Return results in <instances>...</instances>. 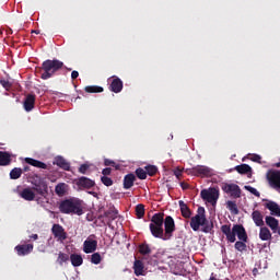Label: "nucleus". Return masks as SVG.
Returning a JSON list of instances; mask_svg holds the SVG:
<instances>
[{
  "instance_id": "9",
  "label": "nucleus",
  "mask_w": 280,
  "mask_h": 280,
  "mask_svg": "<svg viewBox=\"0 0 280 280\" xmlns=\"http://www.w3.org/2000/svg\"><path fill=\"white\" fill-rule=\"evenodd\" d=\"M266 176L270 187L280 189V171L269 170Z\"/></svg>"
},
{
  "instance_id": "38",
  "label": "nucleus",
  "mask_w": 280,
  "mask_h": 280,
  "mask_svg": "<svg viewBox=\"0 0 280 280\" xmlns=\"http://www.w3.org/2000/svg\"><path fill=\"white\" fill-rule=\"evenodd\" d=\"M68 260H69V254H65L60 252L57 258V262L59 264V266L67 264Z\"/></svg>"
},
{
  "instance_id": "55",
  "label": "nucleus",
  "mask_w": 280,
  "mask_h": 280,
  "mask_svg": "<svg viewBox=\"0 0 280 280\" xmlns=\"http://www.w3.org/2000/svg\"><path fill=\"white\" fill-rule=\"evenodd\" d=\"M9 34H12V28L9 30Z\"/></svg>"
},
{
  "instance_id": "54",
  "label": "nucleus",
  "mask_w": 280,
  "mask_h": 280,
  "mask_svg": "<svg viewBox=\"0 0 280 280\" xmlns=\"http://www.w3.org/2000/svg\"><path fill=\"white\" fill-rule=\"evenodd\" d=\"M34 32V34H40V32H38V31H33Z\"/></svg>"
},
{
  "instance_id": "3",
  "label": "nucleus",
  "mask_w": 280,
  "mask_h": 280,
  "mask_svg": "<svg viewBox=\"0 0 280 280\" xmlns=\"http://www.w3.org/2000/svg\"><path fill=\"white\" fill-rule=\"evenodd\" d=\"M200 226H202V233H211V231H213V222L207 220V211L205 210V207H199L197 214L190 218V228L192 231H200Z\"/></svg>"
},
{
  "instance_id": "7",
  "label": "nucleus",
  "mask_w": 280,
  "mask_h": 280,
  "mask_svg": "<svg viewBox=\"0 0 280 280\" xmlns=\"http://www.w3.org/2000/svg\"><path fill=\"white\" fill-rule=\"evenodd\" d=\"M186 174L190 176H200L201 178H206L211 176V168L208 166L197 165L192 168H187Z\"/></svg>"
},
{
  "instance_id": "43",
  "label": "nucleus",
  "mask_w": 280,
  "mask_h": 280,
  "mask_svg": "<svg viewBox=\"0 0 280 280\" xmlns=\"http://www.w3.org/2000/svg\"><path fill=\"white\" fill-rule=\"evenodd\" d=\"M244 189H246V191H249V194H253V196H256V198H259V196H261V194L253 186H244Z\"/></svg>"
},
{
  "instance_id": "10",
  "label": "nucleus",
  "mask_w": 280,
  "mask_h": 280,
  "mask_svg": "<svg viewBox=\"0 0 280 280\" xmlns=\"http://www.w3.org/2000/svg\"><path fill=\"white\" fill-rule=\"evenodd\" d=\"M109 91H112V93H121V91H124V81H121L119 77L113 75L109 84Z\"/></svg>"
},
{
  "instance_id": "28",
  "label": "nucleus",
  "mask_w": 280,
  "mask_h": 280,
  "mask_svg": "<svg viewBox=\"0 0 280 280\" xmlns=\"http://www.w3.org/2000/svg\"><path fill=\"white\" fill-rule=\"evenodd\" d=\"M119 215V211L115 209V207L109 208L107 211L104 212V218H108V220H117Z\"/></svg>"
},
{
  "instance_id": "14",
  "label": "nucleus",
  "mask_w": 280,
  "mask_h": 280,
  "mask_svg": "<svg viewBox=\"0 0 280 280\" xmlns=\"http://www.w3.org/2000/svg\"><path fill=\"white\" fill-rule=\"evenodd\" d=\"M35 104H36V94L26 95L24 100V110H26V113H31V110H34Z\"/></svg>"
},
{
  "instance_id": "49",
  "label": "nucleus",
  "mask_w": 280,
  "mask_h": 280,
  "mask_svg": "<svg viewBox=\"0 0 280 280\" xmlns=\"http://www.w3.org/2000/svg\"><path fill=\"white\" fill-rule=\"evenodd\" d=\"M79 75H80V72H78V71H75V70H73V71L71 72V79H72V80H78Z\"/></svg>"
},
{
  "instance_id": "24",
  "label": "nucleus",
  "mask_w": 280,
  "mask_h": 280,
  "mask_svg": "<svg viewBox=\"0 0 280 280\" xmlns=\"http://www.w3.org/2000/svg\"><path fill=\"white\" fill-rule=\"evenodd\" d=\"M24 161L25 163H27L28 165H32L33 167H38L39 170H47V164H45V162H40L32 158H25Z\"/></svg>"
},
{
  "instance_id": "37",
  "label": "nucleus",
  "mask_w": 280,
  "mask_h": 280,
  "mask_svg": "<svg viewBox=\"0 0 280 280\" xmlns=\"http://www.w3.org/2000/svg\"><path fill=\"white\" fill-rule=\"evenodd\" d=\"M136 176L140 179V180H145V178H148V172L145 171V168H137L136 170Z\"/></svg>"
},
{
  "instance_id": "34",
  "label": "nucleus",
  "mask_w": 280,
  "mask_h": 280,
  "mask_svg": "<svg viewBox=\"0 0 280 280\" xmlns=\"http://www.w3.org/2000/svg\"><path fill=\"white\" fill-rule=\"evenodd\" d=\"M67 187L68 185L65 183H60L55 187V194H57V196H65L67 194Z\"/></svg>"
},
{
  "instance_id": "21",
  "label": "nucleus",
  "mask_w": 280,
  "mask_h": 280,
  "mask_svg": "<svg viewBox=\"0 0 280 280\" xmlns=\"http://www.w3.org/2000/svg\"><path fill=\"white\" fill-rule=\"evenodd\" d=\"M20 196L21 198H23V200H26L27 202H32V200L36 198V194L34 192V190H32V188H24L20 192Z\"/></svg>"
},
{
  "instance_id": "2",
  "label": "nucleus",
  "mask_w": 280,
  "mask_h": 280,
  "mask_svg": "<svg viewBox=\"0 0 280 280\" xmlns=\"http://www.w3.org/2000/svg\"><path fill=\"white\" fill-rule=\"evenodd\" d=\"M221 232L223 233V235H225L230 244H234V248L238 250V253H244V250L246 249V242H248V234L246 233V229L244 228V225L234 224L231 229V223L224 224L221 226ZM236 236L240 240L237 242Z\"/></svg>"
},
{
  "instance_id": "44",
  "label": "nucleus",
  "mask_w": 280,
  "mask_h": 280,
  "mask_svg": "<svg viewBox=\"0 0 280 280\" xmlns=\"http://www.w3.org/2000/svg\"><path fill=\"white\" fill-rule=\"evenodd\" d=\"M0 84L3 86V89H5V91H10V89H12V83L5 79H1Z\"/></svg>"
},
{
  "instance_id": "19",
  "label": "nucleus",
  "mask_w": 280,
  "mask_h": 280,
  "mask_svg": "<svg viewBox=\"0 0 280 280\" xmlns=\"http://www.w3.org/2000/svg\"><path fill=\"white\" fill-rule=\"evenodd\" d=\"M265 224L269 226L272 233H277V229H279V220H277L272 215L265 217Z\"/></svg>"
},
{
  "instance_id": "53",
  "label": "nucleus",
  "mask_w": 280,
  "mask_h": 280,
  "mask_svg": "<svg viewBox=\"0 0 280 280\" xmlns=\"http://www.w3.org/2000/svg\"><path fill=\"white\" fill-rule=\"evenodd\" d=\"M275 167H280V162L276 163Z\"/></svg>"
},
{
  "instance_id": "4",
  "label": "nucleus",
  "mask_w": 280,
  "mask_h": 280,
  "mask_svg": "<svg viewBox=\"0 0 280 280\" xmlns=\"http://www.w3.org/2000/svg\"><path fill=\"white\" fill-rule=\"evenodd\" d=\"M65 67V63L58 59H47L43 61L42 67L39 68V73L42 80H49L54 78L60 69Z\"/></svg>"
},
{
  "instance_id": "1",
  "label": "nucleus",
  "mask_w": 280,
  "mask_h": 280,
  "mask_svg": "<svg viewBox=\"0 0 280 280\" xmlns=\"http://www.w3.org/2000/svg\"><path fill=\"white\" fill-rule=\"evenodd\" d=\"M149 229L153 237L167 242V240L174 237L176 222L172 215L165 217V213L158 212L152 215Z\"/></svg>"
},
{
  "instance_id": "45",
  "label": "nucleus",
  "mask_w": 280,
  "mask_h": 280,
  "mask_svg": "<svg viewBox=\"0 0 280 280\" xmlns=\"http://www.w3.org/2000/svg\"><path fill=\"white\" fill-rule=\"evenodd\" d=\"M91 166L89 164H81L80 167H79V173L80 174H86V172H89V168Z\"/></svg>"
},
{
  "instance_id": "25",
  "label": "nucleus",
  "mask_w": 280,
  "mask_h": 280,
  "mask_svg": "<svg viewBox=\"0 0 280 280\" xmlns=\"http://www.w3.org/2000/svg\"><path fill=\"white\" fill-rule=\"evenodd\" d=\"M144 270H145V266L143 265V261L135 260V262H133V272H135L136 277L143 276Z\"/></svg>"
},
{
  "instance_id": "32",
  "label": "nucleus",
  "mask_w": 280,
  "mask_h": 280,
  "mask_svg": "<svg viewBox=\"0 0 280 280\" xmlns=\"http://www.w3.org/2000/svg\"><path fill=\"white\" fill-rule=\"evenodd\" d=\"M226 209L233 214V215H238L240 214V209H237V203L235 201H228L226 202Z\"/></svg>"
},
{
  "instance_id": "22",
  "label": "nucleus",
  "mask_w": 280,
  "mask_h": 280,
  "mask_svg": "<svg viewBox=\"0 0 280 280\" xmlns=\"http://www.w3.org/2000/svg\"><path fill=\"white\" fill-rule=\"evenodd\" d=\"M259 240H261V242H269V240H272V233L270 232V229L264 225L260 226Z\"/></svg>"
},
{
  "instance_id": "46",
  "label": "nucleus",
  "mask_w": 280,
  "mask_h": 280,
  "mask_svg": "<svg viewBox=\"0 0 280 280\" xmlns=\"http://www.w3.org/2000/svg\"><path fill=\"white\" fill-rule=\"evenodd\" d=\"M102 174L103 176H110V174H113V168L110 167L103 168Z\"/></svg>"
},
{
  "instance_id": "17",
  "label": "nucleus",
  "mask_w": 280,
  "mask_h": 280,
  "mask_svg": "<svg viewBox=\"0 0 280 280\" xmlns=\"http://www.w3.org/2000/svg\"><path fill=\"white\" fill-rule=\"evenodd\" d=\"M52 164L57 165V167H60L61 170H65V172H69L71 170V164L60 155L55 158Z\"/></svg>"
},
{
  "instance_id": "11",
  "label": "nucleus",
  "mask_w": 280,
  "mask_h": 280,
  "mask_svg": "<svg viewBox=\"0 0 280 280\" xmlns=\"http://www.w3.org/2000/svg\"><path fill=\"white\" fill-rule=\"evenodd\" d=\"M75 185L79 187V189H93V187H95V180L81 176L77 179Z\"/></svg>"
},
{
  "instance_id": "23",
  "label": "nucleus",
  "mask_w": 280,
  "mask_h": 280,
  "mask_svg": "<svg viewBox=\"0 0 280 280\" xmlns=\"http://www.w3.org/2000/svg\"><path fill=\"white\" fill-rule=\"evenodd\" d=\"M135 180H137V176L130 173L124 177V189H130L135 186Z\"/></svg>"
},
{
  "instance_id": "36",
  "label": "nucleus",
  "mask_w": 280,
  "mask_h": 280,
  "mask_svg": "<svg viewBox=\"0 0 280 280\" xmlns=\"http://www.w3.org/2000/svg\"><path fill=\"white\" fill-rule=\"evenodd\" d=\"M139 253L140 255H150V253H152V249L150 248V245H148V243H142L139 245Z\"/></svg>"
},
{
  "instance_id": "20",
  "label": "nucleus",
  "mask_w": 280,
  "mask_h": 280,
  "mask_svg": "<svg viewBox=\"0 0 280 280\" xmlns=\"http://www.w3.org/2000/svg\"><path fill=\"white\" fill-rule=\"evenodd\" d=\"M252 220L257 226H265L264 222V214H261V211L254 210L252 213Z\"/></svg>"
},
{
  "instance_id": "8",
  "label": "nucleus",
  "mask_w": 280,
  "mask_h": 280,
  "mask_svg": "<svg viewBox=\"0 0 280 280\" xmlns=\"http://www.w3.org/2000/svg\"><path fill=\"white\" fill-rule=\"evenodd\" d=\"M222 191L224 194H230L232 198H242V188L237 186V184H223L221 186Z\"/></svg>"
},
{
  "instance_id": "15",
  "label": "nucleus",
  "mask_w": 280,
  "mask_h": 280,
  "mask_svg": "<svg viewBox=\"0 0 280 280\" xmlns=\"http://www.w3.org/2000/svg\"><path fill=\"white\" fill-rule=\"evenodd\" d=\"M33 191H36V194H38L39 196H43V197H45L46 196V194H47V189H48V187H47V184L45 183V182H43V180H39V182H35V183H33Z\"/></svg>"
},
{
  "instance_id": "27",
  "label": "nucleus",
  "mask_w": 280,
  "mask_h": 280,
  "mask_svg": "<svg viewBox=\"0 0 280 280\" xmlns=\"http://www.w3.org/2000/svg\"><path fill=\"white\" fill-rule=\"evenodd\" d=\"M233 170H235V172H237L238 174H250V172H253V168L248 164L237 165L234 168L230 170V172H233Z\"/></svg>"
},
{
  "instance_id": "13",
  "label": "nucleus",
  "mask_w": 280,
  "mask_h": 280,
  "mask_svg": "<svg viewBox=\"0 0 280 280\" xmlns=\"http://www.w3.org/2000/svg\"><path fill=\"white\" fill-rule=\"evenodd\" d=\"M14 250L18 253L19 257H25V255H30L34 250L33 244H23L15 246Z\"/></svg>"
},
{
  "instance_id": "57",
  "label": "nucleus",
  "mask_w": 280,
  "mask_h": 280,
  "mask_svg": "<svg viewBox=\"0 0 280 280\" xmlns=\"http://www.w3.org/2000/svg\"><path fill=\"white\" fill-rule=\"evenodd\" d=\"M3 34V32L0 30V35Z\"/></svg>"
},
{
  "instance_id": "40",
  "label": "nucleus",
  "mask_w": 280,
  "mask_h": 280,
  "mask_svg": "<svg viewBox=\"0 0 280 280\" xmlns=\"http://www.w3.org/2000/svg\"><path fill=\"white\" fill-rule=\"evenodd\" d=\"M91 264H94L95 266L102 264V255H100V253L92 254Z\"/></svg>"
},
{
  "instance_id": "31",
  "label": "nucleus",
  "mask_w": 280,
  "mask_h": 280,
  "mask_svg": "<svg viewBox=\"0 0 280 280\" xmlns=\"http://www.w3.org/2000/svg\"><path fill=\"white\" fill-rule=\"evenodd\" d=\"M22 175H23V168H21V167H14V168L10 172V179H11V180H19V178H21Z\"/></svg>"
},
{
  "instance_id": "12",
  "label": "nucleus",
  "mask_w": 280,
  "mask_h": 280,
  "mask_svg": "<svg viewBox=\"0 0 280 280\" xmlns=\"http://www.w3.org/2000/svg\"><path fill=\"white\" fill-rule=\"evenodd\" d=\"M51 231L54 236L57 237L59 242H65V240H67V232L62 225L54 224Z\"/></svg>"
},
{
  "instance_id": "6",
  "label": "nucleus",
  "mask_w": 280,
  "mask_h": 280,
  "mask_svg": "<svg viewBox=\"0 0 280 280\" xmlns=\"http://www.w3.org/2000/svg\"><path fill=\"white\" fill-rule=\"evenodd\" d=\"M202 200L209 202L210 205H217L218 198H220V190L215 188L203 189L200 192Z\"/></svg>"
},
{
  "instance_id": "5",
  "label": "nucleus",
  "mask_w": 280,
  "mask_h": 280,
  "mask_svg": "<svg viewBox=\"0 0 280 280\" xmlns=\"http://www.w3.org/2000/svg\"><path fill=\"white\" fill-rule=\"evenodd\" d=\"M59 211L66 215H70L71 213L74 215H83L82 200L75 198L63 199L59 203Z\"/></svg>"
},
{
  "instance_id": "30",
  "label": "nucleus",
  "mask_w": 280,
  "mask_h": 280,
  "mask_svg": "<svg viewBox=\"0 0 280 280\" xmlns=\"http://www.w3.org/2000/svg\"><path fill=\"white\" fill-rule=\"evenodd\" d=\"M70 261L72 266H74V268H78L79 266H82V264H84V259L82 258L81 255H78V254H72L70 256Z\"/></svg>"
},
{
  "instance_id": "18",
  "label": "nucleus",
  "mask_w": 280,
  "mask_h": 280,
  "mask_svg": "<svg viewBox=\"0 0 280 280\" xmlns=\"http://www.w3.org/2000/svg\"><path fill=\"white\" fill-rule=\"evenodd\" d=\"M265 208L270 211L271 215H276V218H280V206L275 201H268L265 203Z\"/></svg>"
},
{
  "instance_id": "41",
  "label": "nucleus",
  "mask_w": 280,
  "mask_h": 280,
  "mask_svg": "<svg viewBox=\"0 0 280 280\" xmlns=\"http://www.w3.org/2000/svg\"><path fill=\"white\" fill-rule=\"evenodd\" d=\"M104 165L105 167H115V170H119L121 167L119 164H116V162L110 159H105Z\"/></svg>"
},
{
  "instance_id": "26",
  "label": "nucleus",
  "mask_w": 280,
  "mask_h": 280,
  "mask_svg": "<svg viewBox=\"0 0 280 280\" xmlns=\"http://www.w3.org/2000/svg\"><path fill=\"white\" fill-rule=\"evenodd\" d=\"M179 208H180V213L183 218H186L187 220H189V218H191V209H189V206H187L185 201L179 200Z\"/></svg>"
},
{
  "instance_id": "16",
  "label": "nucleus",
  "mask_w": 280,
  "mask_h": 280,
  "mask_svg": "<svg viewBox=\"0 0 280 280\" xmlns=\"http://www.w3.org/2000/svg\"><path fill=\"white\" fill-rule=\"evenodd\" d=\"M97 250V241L95 240H86L83 243V252L89 255L91 253H95Z\"/></svg>"
},
{
  "instance_id": "47",
  "label": "nucleus",
  "mask_w": 280,
  "mask_h": 280,
  "mask_svg": "<svg viewBox=\"0 0 280 280\" xmlns=\"http://www.w3.org/2000/svg\"><path fill=\"white\" fill-rule=\"evenodd\" d=\"M252 161H254V163H261V156L259 154H254Z\"/></svg>"
},
{
  "instance_id": "48",
  "label": "nucleus",
  "mask_w": 280,
  "mask_h": 280,
  "mask_svg": "<svg viewBox=\"0 0 280 280\" xmlns=\"http://www.w3.org/2000/svg\"><path fill=\"white\" fill-rule=\"evenodd\" d=\"M174 175L176 176V178L180 179V176H183V171L180 168H176L174 171Z\"/></svg>"
},
{
  "instance_id": "29",
  "label": "nucleus",
  "mask_w": 280,
  "mask_h": 280,
  "mask_svg": "<svg viewBox=\"0 0 280 280\" xmlns=\"http://www.w3.org/2000/svg\"><path fill=\"white\" fill-rule=\"evenodd\" d=\"M10 163H12L10 153L0 151V166L10 165Z\"/></svg>"
},
{
  "instance_id": "56",
  "label": "nucleus",
  "mask_w": 280,
  "mask_h": 280,
  "mask_svg": "<svg viewBox=\"0 0 280 280\" xmlns=\"http://www.w3.org/2000/svg\"><path fill=\"white\" fill-rule=\"evenodd\" d=\"M210 280H217L214 277H211Z\"/></svg>"
},
{
  "instance_id": "50",
  "label": "nucleus",
  "mask_w": 280,
  "mask_h": 280,
  "mask_svg": "<svg viewBox=\"0 0 280 280\" xmlns=\"http://www.w3.org/2000/svg\"><path fill=\"white\" fill-rule=\"evenodd\" d=\"M180 187H182V189H189V184L182 182Z\"/></svg>"
},
{
  "instance_id": "35",
  "label": "nucleus",
  "mask_w": 280,
  "mask_h": 280,
  "mask_svg": "<svg viewBox=\"0 0 280 280\" xmlns=\"http://www.w3.org/2000/svg\"><path fill=\"white\" fill-rule=\"evenodd\" d=\"M136 215L139 220H141V218H143V215H145V206H143L142 203H139L136 206Z\"/></svg>"
},
{
  "instance_id": "51",
  "label": "nucleus",
  "mask_w": 280,
  "mask_h": 280,
  "mask_svg": "<svg viewBox=\"0 0 280 280\" xmlns=\"http://www.w3.org/2000/svg\"><path fill=\"white\" fill-rule=\"evenodd\" d=\"M30 237H31V240H38V234H33Z\"/></svg>"
},
{
  "instance_id": "33",
  "label": "nucleus",
  "mask_w": 280,
  "mask_h": 280,
  "mask_svg": "<svg viewBox=\"0 0 280 280\" xmlns=\"http://www.w3.org/2000/svg\"><path fill=\"white\" fill-rule=\"evenodd\" d=\"M85 93H104V88L100 85H88L84 88Z\"/></svg>"
},
{
  "instance_id": "42",
  "label": "nucleus",
  "mask_w": 280,
  "mask_h": 280,
  "mask_svg": "<svg viewBox=\"0 0 280 280\" xmlns=\"http://www.w3.org/2000/svg\"><path fill=\"white\" fill-rule=\"evenodd\" d=\"M101 183H103L105 187H113L114 185L113 178L108 176H101Z\"/></svg>"
},
{
  "instance_id": "52",
  "label": "nucleus",
  "mask_w": 280,
  "mask_h": 280,
  "mask_svg": "<svg viewBox=\"0 0 280 280\" xmlns=\"http://www.w3.org/2000/svg\"><path fill=\"white\" fill-rule=\"evenodd\" d=\"M23 172H30V166H24V168L22 170V173Z\"/></svg>"
},
{
  "instance_id": "39",
  "label": "nucleus",
  "mask_w": 280,
  "mask_h": 280,
  "mask_svg": "<svg viewBox=\"0 0 280 280\" xmlns=\"http://www.w3.org/2000/svg\"><path fill=\"white\" fill-rule=\"evenodd\" d=\"M144 170L147 171L148 176H155V174L159 172V167L154 165H147Z\"/></svg>"
}]
</instances>
